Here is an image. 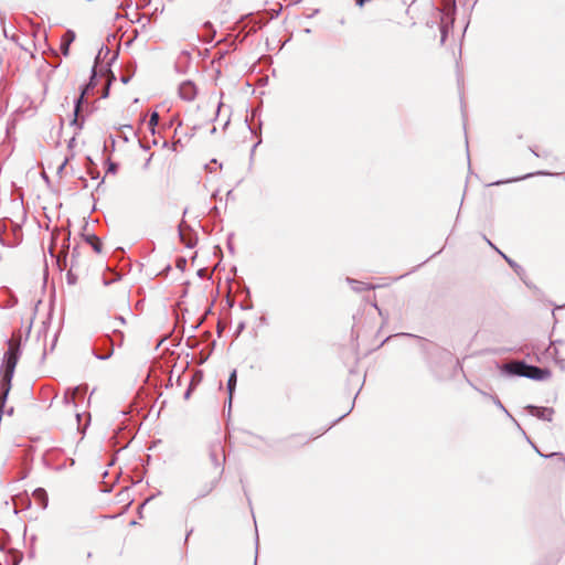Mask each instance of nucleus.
Returning <instances> with one entry per match:
<instances>
[{"label": "nucleus", "mask_w": 565, "mask_h": 565, "mask_svg": "<svg viewBox=\"0 0 565 565\" xmlns=\"http://www.w3.org/2000/svg\"><path fill=\"white\" fill-rule=\"evenodd\" d=\"M121 81H122V83L126 84L128 82V78L127 77H121Z\"/></svg>", "instance_id": "e433bc0d"}, {"label": "nucleus", "mask_w": 565, "mask_h": 565, "mask_svg": "<svg viewBox=\"0 0 565 565\" xmlns=\"http://www.w3.org/2000/svg\"><path fill=\"white\" fill-rule=\"evenodd\" d=\"M245 329V323L241 322L237 327L236 334H239Z\"/></svg>", "instance_id": "c85d7f7f"}, {"label": "nucleus", "mask_w": 565, "mask_h": 565, "mask_svg": "<svg viewBox=\"0 0 565 565\" xmlns=\"http://www.w3.org/2000/svg\"><path fill=\"white\" fill-rule=\"evenodd\" d=\"M198 275H199L200 277H204V275H205V269H204V268L199 269Z\"/></svg>", "instance_id": "2f4dec72"}, {"label": "nucleus", "mask_w": 565, "mask_h": 565, "mask_svg": "<svg viewBox=\"0 0 565 565\" xmlns=\"http://www.w3.org/2000/svg\"><path fill=\"white\" fill-rule=\"evenodd\" d=\"M210 457H211V460H212L213 465L218 468L220 467V462H218V459H217V455L214 451H212L210 454Z\"/></svg>", "instance_id": "393cba45"}, {"label": "nucleus", "mask_w": 565, "mask_h": 565, "mask_svg": "<svg viewBox=\"0 0 565 565\" xmlns=\"http://www.w3.org/2000/svg\"><path fill=\"white\" fill-rule=\"evenodd\" d=\"M72 40H73V36L65 44L62 45V50H63V54L64 55H67V53H68V45H70Z\"/></svg>", "instance_id": "a878e982"}, {"label": "nucleus", "mask_w": 565, "mask_h": 565, "mask_svg": "<svg viewBox=\"0 0 565 565\" xmlns=\"http://www.w3.org/2000/svg\"><path fill=\"white\" fill-rule=\"evenodd\" d=\"M43 179L47 180V175L45 173H42Z\"/></svg>", "instance_id": "58836bf2"}, {"label": "nucleus", "mask_w": 565, "mask_h": 565, "mask_svg": "<svg viewBox=\"0 0 565 565\" xmlns=\"http://www.w3.org/2000/svg\"><path fill=\"white\" fill-rule=\"evenodd\" d=\"M468 145L469 143H466V152H467V158L469 159V148H468Z\"/></svg>", "instance_id": "72a5a7b5"}, {"label": "nucleus", "mask_w": 565, "mask_h": 565, "mask_svg": "<svg viewBox=\"0 0 565 565\" xmlns=\"http://www.w3.org/2000/svg\"><path fill=\"white\" fill-rule=\"evenodd\" d=\"M531 151H532L536 157H544V158L550 157V154H548L546 151L542 150V149L539 147V145H535V147H534V148H532V149H531Z\"/></svg>", "instance_id": "412c9836"}, {"label": "nucleus", "mask_w": 565, "mask_h": 565, "mask_svg": "<svg viewBox=\"0 0 565 565\" xmlns=\"http://www.w3.org/2000/svg\"><path fill=\"white\" fill-rule=\"evenodd\" d=\"M223 472V469H221L218 471V476L215 477L213 480H211L210 482L205 483L201 490L199 491L198 495H196V499H201V498H204L206 497L209 493H211L217 486L218 483V480L221 478V475Z\"/></svg>", "instance_id": "1a4fd4ad"}, {"label": "nucleus", "mask_w": 565, "mask_h": 565, "mask_svg": "<svg viewBox=\"0 0 565 565\" xmlns=\"http://www.w3.org/2000/svg\"><path fill=\"white\" fill-rule=\"evenodd\" d=\"M102 344H103V347L108 345L107 353L100 354L97 351H94V355L96 356V359L105 361V360H108L113 355L115 341L111 338H109L108 335H106L103 338Z\"/></svg>", "instance_id": "6e6552de"}, {"label": "nucleus", "mask_w": 565, "mask_h": 565, "mask_svg": "<svg viewBox=\"0 0 565 565\" xmlns=\"http://www.w3.org/2000/svg\"><path fill=\"white\" fill-rule=\"evenodd\" d=\"M478 392H480L486 397H490L498 408H500L508 417H511V414L508 412V409L503 406V404L497 396H490L486 392L480 391V390H478Z\"/></svg>", "instance_id": "f3484780"}, {"label": "nucleus", "mask_w": 565, "mask_h": 565, "mask_svg": "<svg viewBox=\"0 0 565 565\" xmlns=\"http://www.w3.org/2000/svg\"><path fill=\"white\" fill-rule=\"evenodd\" d=\"M109 85H110V79L107 78V83H106V87H105L104 93H103V97H107Z\"/></svg>", "instance_id": "bb28decb"}, {"label": "nucleus", "mask_w": 565, "mask_h": 565, "mask_svg": "<svg viewBox=\"0 0 565 565\" xmlns=\"http://www.w3.org/2000/svg\"><path fill=\"white\" fill-rule=\"evenodd\" d=\"M536 174L547 175L550 173L548 172L539 171V172H536ZM533 175H535V173H527L525 175H522V177H519V178L509 179L507 181H495V182L490 183V185H500V184L508 183V182H515V181H520V180H523V179L531 178Z\"/></svg>", "instance_id": "2eb2a0df"}, {"label": "nucleus", "mask_w": 565, "mask_h": 565, "mask_svg": "<svg viewBox=\"0 0 565 565\" xmlns=\"http://www.w3.org/2000/svg\"><path fill=\"white\" fill-rule=\"evenodd\" d=\"M139 147L145 150V151H148L150 149V143H143V142H140L139 143Z\"/></svg>", "instance_id": "cd10ccee"}, {"label": "nucleus", "mask_w": 565, "mask_h": 565, "mask_svg": "<svg viewBox=\"0 0 565 565\" xmlns=\"http://www.w3.org/2000/svg\"><path fill=\"white\" fill-rule=\"evenodd\" d=\"M73 146H74V143H73V142H70V143H68V148H70V150H72V149H73Z\"/></svg>", "instance_id": "4c0bfd02"}, {"label": "nucleus", "mask_w": 565, "mask_h": 565, "mask_svg": "<svg viewBox=\"0 0 565 565\" xmlns=\"http://www.w3.org/2000/svg\"><path fill=\"white\" fill-rule=\"evenodd\" d=\"M191 532H192V531H190L189 533H186V537H185V540H188V537L190 536Z\"/></svg>", "instance_id": "79ce46f5"}, {"label": "nucleus", "mask_w": 565, "mask_h": 565, "mask_svg": "<svg viewBox=\"0 0 565 565\" xmlns=\"http://www.w3.org/2000/svg\"><path fill=\"white\" fill-rule=\"evenodd\" d=\"M186 230H190V227L186 226L184 222H182L179 225V237L180 241L185 245V247L192 248L196 244V237L191 232L186 233Z\"/></svg>", "instance_id": "423d86ee"}, {"label": "nucleus", "mask_w": 565, "mask_h": 565, "mask_svg": "<svg viewBox=\"0 0 565 565\" xmlns=\"http://www.w3.org/2000/svg\"><path fill=\"white\" fill-rule=\"evenodd\" d=\"M551 376V371L545 367H539L535 365H527V371L525 373L524 377L536 380V381H544L547 380Z\"/></svg>", "instance_id": "20e7f679"}, {"label": "nucleus", "mask_w": 565, "mask_h": 565, "mask_svg": "<svg viewBox=\"0 0 565 565\" xmlns=\"http://www.w3.org/2000/svg\"><path fill=\"white\" fill-rule=\"evenodd\" d=\"M171 146H172V150H173V151H175V150H177V149H175L177 143H175V142H172V143H171Z\"/></svg>", "instance_id": "c9c22d12"}, {"label": "nucleus", "mask_w": 565, "mask_h": 565, "mask_svg": "<svg viewBox=\"0 0 565 565\" xmlns=\"http://www.w3.org/2000/svg\"><path fill=\"white\" fill-rule=\"evenodd\" d=\"M259 143L258 142H255L252 150H250V159H253L254 157V153H255V150H256V147L258 146Z\"/></svg>", "instance_id": "c756f323"}, {"label": "nucleus", "mask_w": 565, "mask_h": 565, "mask_svg": "<svg viewBox=\"0 0 565 565\" xmlns=\"http://www.w3.org/2000/svg\"><path fill=\"white\" fill-rule=\"evenodd\" d=\"M484 239L488 242V244H490L491 246H493V245L491 244V241L487 239L486 237H484Z\"/></svg>", "instance_id": "ea45409f"}, {"label": "nucleus", "mask_w": 565, "mask_h": 565, "mask_svg": "<svg viewBox=\"0 0 565 565\" xmlns=\"http://www.w3.org/2000/svg\"><path fill=\"white\" fill-rule=\"evenodd\" d=\"M137 134L132 126L125 125L120 128V135L118 138H121L124 141H129L131 138H136Z\"/></svg>", "instance_id": "4468645a"}, {"label": "nucleus", "mask_w": 565, "mask_h": 565, "mask_svg": "<svg viewBox=\"0 0 565 565\" xmlns=\"http://www.w3.org/2000/svg\"><path fill=\"white\" fill-rule=\"evenodd\" d=\"M347 280L351 285L352 289L354 291H356V292H361V291H364V290H370V289H374L375 288V286L365 284L363 281H359V280H355V279H352V278H348Z\"/></svg>", "instance_id": "ddd939ff"}, {"label": "nucleus", "mask_w": 565, "mask_h": 565, "mask_svg": "<svg viewBox=\"0 0 565 565\" xmlns=\"http://www.w3.org/2000/svg\"><path fill=\"white\" fill-rule=\"evenodd\" d=\"M86 242L93 247V249L96 253L102 252V242L99 241V238L96 235H94V234L87 235Z\"/></svg>", "instance_id": "dca6fc26"}, {"label": "nucleus", "mask_w": 565, "mask_h": 565, "mask_svg": "<svg viewBox=\"0 0 565 565\" xmlns=\"http://www.w3.org/2000/svg\"><path fill=\"white\" fill-rule=\"evenodd\" d=\"M191 395V387H189L184 393V399H188Z\"/></svg>", "instance_id": "7c9ffc66"}, {"label": "nucleus", "mask_w": 565, "mask_h": 565, "mask_svg": "<svg viewBox=\"0 0 565 565\" xmlns=\"http://www.w3.org/2000/svg\"><path fill=\"white\" fill-rule=\"evenodd\" d=\"M527 365L529 364L524 361L514 360L504 363L501 367V371L508 375L524 377L527 371Z\"/></svg>", "instance_id": "f03ea898"}, {"label": "nucleus", "mask_w": 565, "mask_h": 565, "mask_svg": "<svg viewBox=\"0 0 565 565\" xmlns=\"http://www.w3.org/2000/svg\"><path fill=\"white\" fill-rule=\"evenodd\" d=\"M73 157V154L71 156H66L60 163L58 166L56 167V173L61 177L63 174V171L66 167V164L68 163L70 159Z\"/></svg>", "instance_id": "a211bd4d"}, {"label": "nucleus", "mask_w": 565, "mask_h": 565, "mask_svg": "<svg viewBox=\"0 0 565 565\" xmlns=\"http://www.w3.org/2000/svg\"><path fill=\"white\" fill-rule=\"evenodd\" d=\"M175 266L177 268H179L180 270H184L185 266H186V259L184 257H179L175 262Z\"/></svg>", "instance_id": "4be33fe9"}, {"label": "nucleus", "mask_w": 565, "mask_h": 565, "mask_svg": "<svg viewBox=\"0 0 565 565\" xmlns=\"http://www.w3.org/2000/svg\"><path fill=\"white\" fill-rule=\"evenodd\" d=\"M75 416H76L77 422L79 423V420H81V415H79L78 413H75Z\"/></svg>", "instance_id": "f704fd0d"}, {"label": "nucleus", "mask_w": 565, "mask_h": 565, "mask_svg": "<svg viewBox=\"0 0 565 565\" xmlns=\"http://www.w3.org/2000/svg\"><path fill=\"white\" fill-rule=\"evenodd\" d=\"M236 383H237V372H236V370H233L227 380L228 407L230 408L232 406V398H233V394L236 388Z\"/></svg>", "instance_id": "9d476101"}, {"label": "nucleus", "mask_w": 565, "mask_h": 565, "mask_svg": "<svg viewBox=\"0 0 565 565\" xmlns=\"http://www.w3.org/2000/svg\"><path fill=\"white\" fill-rule=\"evenodd\" d=\"M196 87L194 83L190 81L182 82L179 86V96L188 102H191L196 96Z\"/></svg>", "instance_id": "39448f33"}, {"label": "nucleus", "mask_w": 565, "mask_h": 565, "mask_svg": "<svg viewBox=\"0 0 565 565\" xmlns=\"http://www.w3.org/2000/svg\"><path fill=\"white\" fill-rule=\"evenodd\" d=\"M7 291H8L9 296H10V298H9V300L6 303H3L2 307L9 309V308L14 307L18 303V299H17V297L13 294H11L10 290H7Z\"/></svg>", "instance_id": "6ab92c4d"}, {"label": "nucleus", "mask_w": 565, "mask_h": 565, "mask_svg": "<svg viewBox=\"0 0 565 565\" xmlns=\"http://www.w3.org/2000/svg\"><path fill=\"white\" fill-rule=\"evenodd\" d=\"M159 120V115L157 113H152L148 122L149 128L152 132H154V127L157 126Z\"/></svg>", "instance_id": "aec40b11"}, {"label": "nucleus", "mask_w": 565, "mask_h": 565, "mask_svg": "<svg viewBox=\"0 0 565 565\" xmlns=\"http://www.w3.org/2000/svg\"><path fill=\"white\" fill-rule=\"evenodd\" d=\"M501 255L504 257V259L508 262V264L516 271L519 273V269H521V267L515 263L513 262L512 259L508 258L505 255H503L501 253Z\"/></svg>", "instance_id": "5701e85b"}, {"label": "nucleus", "mask_w": 565, "mask_h": 565, "mask_svg": "<svg viewBox=\"0 0 565 565\" xmlns=\"http://www.w3.org/2000/svg\"><path fill=\"white\" fill-rule=\"evenodd\" d=\"M78 391H79L78 386L73 387V388H67L64 392V395L62 398L63 405L73 408V411H76L77 405L75 403V395L78 393Z\"/></svg>", "instance_id": "0eeeda50"}, {"label": "nucleus", "mask_w": 565, "mask_h": 565, "mask_svg": "<svg viewBox=\"0 0 565 565\" xmlns=\"http://www.w3.org/2000/svg\"><path fill=\"white\" fill-rule=\"evenodd\" d=\"M557 454L556 452H553L551 455H548L547 457H552V456H556Z\"/></svg>", "instance_id": "a19ab883"}, {"label": "nucleus", "mask_w": 565, "mask_h": 565, "mask_svg": "<svg viewBox=\"0 0 565 565\" xmlns=\"http://www.w3.org/2000/svg\"><path fill=\"white\" fill-rule=\"evenodd\" d=\"M95 85H96V75L94 73L92 78H90V82L84 87L81 96L76 99L75 109H74L75 118L68 122V128H71L74 131L73 136L68 140L71 142L75 141L76 130H78L77 115H78V111H79V106L82 104V100H83L84 96L86 94H88L92 88L95 87Z\"/></svg>", "instance_id": "f257e3e1"}, {"label": "nucleus", "mask_w": 565, "mask_h": 565, "mask_svg": "<svg viewBox=\"0 0 565 565\" xmlns=\"http://www.w3.org/2000/svg\"><path fill=\"white\" fill-rule=\"evenodd\" d=\"M367 0H356V4L362 7Z\"/></svg>", "instance_id": "473e14b6"}, {"label": "nucleus", "mask_w": 565, "mask_h": 565, "mask_svg": "<svg viewBox=\"0 0 565 565\" xmlns=\"http://www.w3.org/2000/svg\"><path fill=\"white\" fill-rule=\"evenodd\" d=\"M526 411L529 412L530 415L547 422H551L554 415V409L551 407L527 405Z\"/></svg>", "instance_id": "7ed1b4c3"}, {"label": "nucleus", "mask_w": 565, "mask_h": 565, "mask_svg": "<svg viewBox=\"0 0 565 565\" xmlns=\"http://www.w3.org/2000/svg\"><path fill=\"white\" fill-rule=\"evenodd\" d=\"M117 168H118L117 163L109 161L107 172L116 173Z\"/></svg>", "instance_id": "b1692460"}, {"label": "nucleus", "mask_w": 565, "mask_h": 565, "mask_svg": "<svg viewBox=\"0 0 565 565\" xmlns=\"http://www.w3.org/2000/svg\"><path fill=\"white\" fill-rule=\"evenodd\" d=\"M126 323V320L124 317L121 316H118L114 319L113 321V333L118 335L119 340H118V345H121L122 343V339H124V334L122 332L118 329L119 326H124Z\"/></svg>", "instance_id": "f8f14e48"}, {"label": "nucleus", "mask_w": 565, "mask_h": 565, "mask_svg": "<svg viewBox=\"0 0 565 565\" xmlns=\"http://www.w3.org/2000/svg\"><path fill=\"white\" fill-rule=\"evenodd\" d=\"M33 497L36 501V503L42 508V509H46L47 508V504H49V498H47V493L46 491L43 489V488H38L34 490L33 492Z\"/></svg>", "instance_id": "9b49d317"}]
</instances>
